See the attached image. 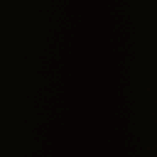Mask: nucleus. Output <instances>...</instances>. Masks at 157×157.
<instances>
[{
	"mask_svg": "<svg viewBox=\"0 0 157 157\" xmlns=\"http://www.w3.org/2000/svg\"><path fill=\"white\" fill-rule=\"evenodd\" d=\"M46 1V44L47 47L50 44V39L49 36L50 29V8H49V1Z\"/></svg>",
	"mask_w": 157,
	"mask_h": 157,
	"instance_id": "f03ea898",
	"label": "nucleus"
},
{
	"mask_svg": "<svg viewBox=\"0 0 157 157\" xmlns=\"http://www.w3.org/2000/svg\"><path fill=\"white\" fill-rule=\"evenodd\" d=\"M31 58V55L29 54L26 56L25 57V59L26 60H30Z\"/></svg>",
	"mask_w": 157,
	"mask_h": 157,
	"instance_id": "0eeeda50",
	"label": "nucleus"
},
{
	"mask_svg": "<svg viewBox=\"0 0 157 157\" xmlns=\"http://www.w3.org/2000/svg\"><path fill=\"white\" fill-rule=\"evenodd\" d=\"M44 80L45 82V89L46 92V99L47 103V122H46V137L47 140H49V125L50 124L49 121L50 118L49 116L50 113L49 110H50V106L49 103H50V93L52 89L51 88V82L52 80V77L49 75H46L44 76Z\"/></svg>",
	"mask_w": 157,
	"mask_h": 157,
	"instance_id": "f257e3e1",
	"label": "nucleus"
},
{
	"mask_svg": "<svg viewBox=\"0 0 157 157\" xmlns=\"http://www.w3.org/2000/svg\"><path fill=\"white\" fill-rule=\"evenodd\" d=\"M0 70H37V131H39V69H0Z\"/></svg>",
	"mask_w": 157,
	"mask_h": 157,
	"instance_id": "20e7f679",
	"label": "nucleus"
},
{
	"mask_svg": "<svg viewBox=\"0 0 157 157\" xmlns=\"http://www.w3.org/2000/svg\"><path fill=\"white\" fill-rule=\"evenodd\" d=\"M41 7H40V69H101V68H42L41 64Z\"/></svg>",
	"mask_w": 157,
	"mask_h": 157,
	"instance_id": "7ed1b4c3",
	"label": "nucleus"
},
{
	"mask_svg": "<svg viewBox=\"0 0 157 157\" xmlns=\"http://www.w3.org/2000/svg\"><path fill=\"white\" fill-rule=\"evenodd\" d=\"M42 70H101V69H40V133H41V83Z\"/></svg>",
	"mask_w": 157,
	"mask_h": 157,
	"instance_id": "39448f33",
	"label": "nucleus"
},
{
	"mask_svg": "<svg viewBox=\"0 0 157 157\" xmlns=\"http://www.w3.org/2000/svg\"><path fill=\"white\" fill-rule=\"evenodd\" d=\"M44 59L46 62H48L55 60L56 59L51 53L49 52L48 48L46 50V52L44 56Z\"/></svg>",
	"mask_w": 157,
	"mask_h": 157,
	"instance_id": "423d86ee",
	"label": "nucleus"
}]
</instances>
